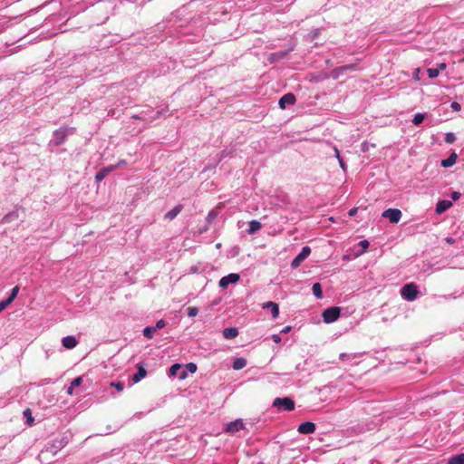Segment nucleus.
Here are the masks:
<instances>
[{
  "mask_svg": "<svg viewBox=\"0 0 464 464\" xmlns=\"http://www.w3.org/2000/svg\"><path fill=\"white\" fill-rule=\"evenodd\" d=\"M197 369V365L193 362H188L185 365L175 363L170 366L169 375L170 377H177L179 380H185L188 378V373H195Z\"/></svg>",
  "mask_w": 464,
  "mask_h": 464,
  "instance_id": "nucleus-1",
  "label": "nucleus"
},
{
  "mask_svg": "<svg viewBox=\"0 0 464 464\" xmlns=\"http://www.w3.org/2000/svg\"><path fill=\"white\" fill-rule=\"evenodd\" d=\"M341 310L339 307L333 306L325 309L323 312V319L326 324H331L335 322L340 316Z\"/></svg>",
  "mask_w": 464,
  "mask_h": 464,
  "instance_id": "nucleus-2",
  "label": "nucleus"
},
{
  "mask_svg": "<svg viewBox=\"0 0 464 464\" xmlns=\"http://www.w3.org/2000/svg\"><path fill=\"white\" fill-rule=\"evenodd\" d=\"M273 405L276 408H283L285 411H290L295 409V402L288 397L275 399Z\"/></svg>",
  "mask_w": 464,
  "mask_h": 464,
  "instance_id": "nucleus-3",
  "label": "nucleus"
},
{
  "mask_svg": "<svg viewBox=\"0 0 464 464\" xmlns=\"http://www.w3.org/2000/svg\"><path fill=\"white\" fill-rule=\"evenodd\" d=\"M311 254V248L310 246H304L301 250V252L293 259L291 266L294 268L298 267L301 263L309 256Z\"/></svg>",
  "mask_w": 464,
  "mask_h": 464,
  "instance_id": "nucleus-4",
  "label": "nucleus"
},
{
  "mask_svg": "<svg viewBox=\"0 0 464 464\" xmlns=\"http://www.w3.org/2000/svg\"><path fill=\"white\" fill-rule=\"evenodd\" d=\"M382 216L392 223H398L401 218V211L397 208H388L382 212Z\"/></svg>",
  "mask_w": 464,
  "mask_h": 464,
  "instance_id": "nucleus-5",
  "label": "nucleus"
},
{
  "mask_svg": "<svg viewBox=\"0 0 464 464\" xmlns=\"http://www.w3.org/2000/svg\"><path fill=\"white\" fill-rule=\"evenodd\" d=\"M240 276L238 274L232 273L228 276L222 277L219 281V286L222 288H226L231 283H237L239 280Z\"/></svg>",
  "mask_w": 464,
  "mask_h": 464,
  "instance_id": "nucleus-6",
  "label": "nucleus"
},
{
  "mask_svg": "<svg viewBox=\"0 0 464 464\" xmlns=\"http://www.w3.org/2000/svg\"><path fill=\"white\" fill-rule=\"evenodd\" d=\"M244 429V423L242 420H236L227 424L225 428L226 432L235 433Z\"/></svg>",
  "mask_w": 464,
  "mask_h": 464,
  "instance_id": "nucleus-7",
  "label": "nucleus"
},
{
  "mask_svg": "<svg viewBox=\"0 0 464 464\" xmlns=\"http://www.w3.org/2000/svg\"><path fill=\"white\" fill-rule=\"evenodd\" d=\"M297 430L301 434H312L315 430V424L312 421L302 422Z\"/></svg>",
  "mask_w": 464,
  "mask_h": 464,
  "instance_id": "nucleus-8",
  "label": "nucleus"
},
{
  "mask_svg": "<svg viewBox=\"0 0 464 464\" xmlns=\"http://www.w3.org/2000/svg\"><path fill=\"white\" fill-rule=\"evenodd\" d=\"M262 308L269 310L274 319L277 318L279 315V307L276 303L271 301L266 302L262 304Z\"/></svg>",
  "mask_w": 464,
  "mask_h": 464,
  "instance_id": "nucleus-9",
  "label": "nucleus"
},
{
  "mask_svg": "<svg viewBox=\"0 0 464 464\" xmlns=\"http://www.w3.org/2000/svg\"><path fill=\"white\" fill-rule=\"evenodd\" d=\"M295 96L293 93H286L279 100V106L281 109H285L286 104L293 105L295 103Z\"/></svg>",
  "mask_w": 464,
  "mask_h": 464,
  "instance_id": "nucleus-10",
  "label": "nucleus"
},
{
  "mask_svg": "<svg viewBox=\"0 0 464 464\" xmlns=\"http://www.w3.org/2000/svg\"><path fill=\"white\" fill-rule=\"evenodd\" d=\"M62 343L64 348L72 349L78 344V341L73 335H67L62 339Z\"/></svg>",
  "mask_w": 464,
  "mask_h": 464,
  "instance_id": "nucleus-11",
  "label": "nucleus"
},
{
  "mask_svg": "<svg viewBox=\"0 0 464 464\" xmlns=\"http://www.w3.org/2000/svg\"><path fill=\"white\" fill-rule=\"evenodd\" d=\"M18 292H11L7 298L0 301V313L7 308L9 304L16 298Z\"/></svg>",
  "mask_w": 464,
  "mask_h": 464,
  "instance_id": "nucleus-12",
  "label": "nucleus"
},
{
  "mask_svg": "<svg viewBox=\"0 0 464 464\" xmlns=\"http://www.w3.org/2000/svg\"><path fill=\"white\" fill-rule=\"evenodd\" d=\"M137 368H138L137 372L132 376L133 383H137V382H140L147 375V371L141 364H138Z\"/></svg>",
  "mask_w": 464,
  "mask_h": 464,
  "instance_id": "nucleus-13",
  "label": "nucleus"
},
{
  "mask_svg": "<svg viewBox=\"0 0 464 464\" xmlns=\"http://www.w3.org/2000/svg\"><path fill=\"white\" fill-rule=\"evenodd\" d=\"M182 208V205H177L171 210L165 214L164 219L173 220L181 212Z\"/></svg>",
  "mask_w": 464,
  "mask_h": 464,
  "instance_id": "nucleus-14",
  "label": "nucleus"
},
{
  "mask_svg": "<svg viewBox=\"0 0 464 464\" xmlns=\"http://www.w3.org/2000/svg\"><path fill=\"white\" fill-rule=\"evenodd\" d=\"M452 206L450 200H440L436 206V213L442 214Z\"/></svg>",
  "mask_w": 464,
  "mask_h": 464,
  "instance_id": "nucleus-15",
  "label": "nucleus"
},
{
  "mask_svg": "<svg viewBox=\"0 0 464 464\" xmlns=\"http://www.w3.org/2000/svg\"><path fill=\"white\" fill-rule=\"evenodd\" d=\"M238 335V330L236 327H228L223 330V336L227 340L234 339Z\"/></svg>",
  "mask_w": 464,
  "mask_h": 464,
  "instance_id": "nucleus-16",
  "label": "nucleus"
},
{
  "mask_svg": "<svg viewBox=\"0 0 464 464\" xmlns=\"http://www.w3.org/2000/svg\"><path fill=\"white\" fill-rule=\"evenodd\" d=\"M457 154L455 152L451 153L446 160L441 161V166L444 168H449L453 166L457 160Z\"/></svg>",
  "mask_w": 464,
  "mask_h": 464,
  "instance_id": "nucleus-17",
  "label": "nucleus"
},
{
  "mask_svg": "<svg viewBox=\"0 0 464 464\" xmlns=\"http://www.w3.org/2000/svg\"><path fill=\"white\" fill-rule=\"evenodd\" d=\"M246 366V360L243 357L237 358L233 362V369L234 370H241L244 367Z\"/></svg>",
  "mask_w": 464,
  "mask_h": 464,
  "instance_id": "nucleus-18",
  "label": "nucleus"
},
{
  "mask_svg": "<svg viewBox=\"0 0 464 464\" xmlns=\"http://www.w3.org/2000/svg\"><path fill=\"white\" fill-rule=\"evenodd\" d=\"M262 227V225L259 221L257 220H251L249 222V228H248V233L250 235L252 234H255L256 231H258L260 228Z\"/></svg>",
  "mask_w": 464,
  "mask_h": 464,
  "instance_id": "nucleus-19",
  "label": "nucleus"
},
{
  "mask_svg": "<svg viewBox=\"0 0 464 464\" xmlns=\"http://www.w3.org/2000/svg\"><path fill=\"white\" fill-rule=\"evenodd\" d=\"M448 464H464V453L452 456L449 459Z\"/></svg>",
  "mask_w": 464,
  "mask_h": 464,
  "instance_id": "nucleus-20",
  "label": "nucleus"
},
{
  "mask_svg": "<svg viewBox=\"0 0 464 464\" xmlns=\"http://www.w3.org/2000/svg\"><path fill=\"white\" fill-rule=\"evenodd\" d=\"M401 296L404 300L411 302L414 301L417 297L420 292H401Z\"/></svg>",
  "mask_w": 464,
  "mask_h": 464,
  "instance_id": "nucleus-21",
  "label": "nucleus"
},
{
  "mask_svg": "<svg viewBox=\"0 0 464 464\" xmlns=\"http://www.w3.org/2000/svg\"><path fill=\"white\" fill-rule=\"evenodd\" d=\"M155 332H156V328H153V326H147L143 329V335L147 339H152Z\"/></svg>",
  "mask_w": 464,
  "mask_h": 464,
  "instance_id": "nucleus-22",
  "label": "nucleus"
},
{
  "mask_svg": "<svg viewBox=\"0 0 464 464\" xmlns=\"http://www.w3.org/2000/svg\"><path fill=\"white\" fill-rule=\"evenodd\" d=\"M359 358V354L358 353H341L340 354V359L342 361H350L352 362L353 359H357Z\"/></svg>",
  "mask_w": 464,
  "mask_h": 464,
  "instance_id": "nucleus-23",
  "label": "nucleus"
},
{
  "mask_svg": "<svg viewBox=\"0 0 464 464\" xmlns=\"http://www.w3.org/2000/svg\"><path fill=\"white\" fill-rule=\"evenodd\" d=\"M425 119V115L422 113H416L413 117L412 123L416 126L420 125Z\"/></svg>",
  "mask_w": 464,
  "mask_h": 464,
  "instance_id": "nucleus-24",
  "label": "nucleus"
},
{
  "mask_svg": "<svg viewBox=\"0 0 464 464\" xmlns=\"http://www.w3.org/2000/svg\"><path fill=\"white\" fill-rule=\"evenodd\" d=\"M109 173V169H102L101 171L97 172L96 175H95V179L96 181L100 182L102 181L105 177L106 175Z\"/></svg>",
  "mask_w": 464,
  "mask_h": 464,
  "instance_id": "nucleus-25",
  "label": "nucleus"
},
{
  "mask_svg": "<svg viewBox=\"0 0 464 464\" xmlns=\"http://www.w3.org/2000/svg\"><path fill=\"white\" fill-rule=\"evenodd\" d=\"M427 72H428V76L430 78L433 79V78H436L439 75L440 70L437 69V68H429L427 70Z\"/></svg>",
  "mask_w": 464,
  "mask_h": 464,
  "instance_id": "nucleus-26",
  "label": "nucleus"
},
{
  "mask_svg": "<svg viewBox=\"0 0 464 464\" xmlns=\"http://www.w3.org/2000/svg\"><path fill=\"white\" fill-rule=\"evenodd\" d=\"M456 140V136L452 132H449L445 135V141L449 144L453 143Z\"/></svg>",
  "mask_w": 464,
  "mask_h": 464,
  "instance_id": "nucleus-27",
  "label": "nucleus"
},
{
  "mask_svg": "<svg viewBox=\"0 0 464 464\" xmlns=\"http://www.w3.org/2000/svg\"><path fill=\"white\" fill-rule=\"evenodd\" d=\"M198 314V309L196 306L188 307V315L189 317H194Z\"/></svg>",
  "mask_w": 464,
  "mask_h": 464,
  "instance_id": "nucleus-28",
  "label": "nucleus"
},
{
  "mask_svg": "<svg viewBox=\"0 0 464 464\" xmlns=\"http://www.w3.org/2000/svg\"><path fill=\"white\" fill-rule=\"evenodd\" d=\"M111 386L114 387L118 392H122L124 389V384L121 382H111Z\"/></svg>",
  "mask_w": 464,
  "mask_h": 464,
  "instance_id": "nucleus-29",
  "label": "nucleus"
},
{
  "mask_svg": "<svg viewBox=\"0 0 464 464\" xmlns=\"http://www.w3.org/2000/svg\"><path fill=\"white\" fill-rule=\"evenodd\" d=\"M418 286L414 283H409L402 286L401 290H417Z\"/></svg>",
  "mask_w": 464,
  "mask_h": 464,
  "instance_id": "nucleus-30",
  "label": "nucleus"
},
{
  "mask_svg": "<svg viewBox=\"0 0 464 464\" xmlns=\"http://www.w3.org/2000/svg\"><path fill=\"white\" fill-rule=\"evenodd\" d=\"M82 383V377H77L75 379H73L71 382V385L72 387H78L80 386L81 384Z\"/></svg>",
  "mask_w": 464,
  "mask_h": 464,
  "instance_id": "nucleus-31",
  "label": "nucleus"
},
{
  "mask_svg": "<svg viewBox=\"0 0 464 464\" xmlns=\"http://www.w3.org/2000/svg\"><path fill=\"white\" fill-rule=\"evenodd\" d=\"M166 326V322L163 320V319H160L159 320L157 323H156V325L153 326V328H156V331L159 330V329H162L163 327Z\"/></svg>",
  "mask_w": 464,
  "mask_h": 464,
  "instance_id": "nucleus-32",
  "label": "nucleus"
},
{
  "mask_svg": "<svg viewBox=\"0 0 464 464\" xmlns=\"http://www.w3.org/2000/svg\"><path fill=\"white\" fill-rule=\"evenodd\" d=\"M450 107L455 111H459L461 110V105L457 102H451Z\"/></svg>",
  "mask_w": 464,
  "mask_h": 464,
  "instance_id": "nucleus-33",
  "label": "nucleus"
},
{
  "mask_svg": "<svg viewBox=\"0 0 464 464\" xmlns=\"http://www.w3.org/2000/svg\"><path fill=\"white\" fill-rule=\"evenodd\" d=\"M24 415L27 418L28 421L30 423H32L34 421V419L32 417V414H31V411L29 409H26L24 411Z\"/></svg>",
  "mask_w": 464,
  "mask_h": 464,
  "instance_id": "nucleus-34",
  "label": "nucleus"
},
{
  "mask_svg": "<svg viewBox=\"0 0 464 464\" xmlns=\"http://www.w3.org/2000/svg\"><path fill=\"white\" fill-rule=\"evenodd\" d=\"M359 245L362 247V250L365 251L369 247L370 243L367 240H362Z\"/></svg>",
  "mask_w": 464,
  "mask_h": 464,
  "instance_id": "nucleus-35",
  "label": "nucleus"
},
{
  "mask_svg": "<svg viewBox=\"0 0 464 464\" xmlns=\"http://www.w3.org/2000/svg\"><path fill=\"white\" fill-rule=\"evenodd\" d=\"M355 68L354 64L345 65L339 68L340 71H346V70H353Z\"/></svg>",
  "mask_w": 464,
  "mask_h": 464,
  "instance_id": "nucleus-36",
  "label": "nucleus"
},
{
  "mask_svg": "<svg viewBox=\"0 0 464 464\" xmlns=\"http://www.w3.org/2000/svg\"><path fill=\"white\" fill-rule=\"evenodd\" d=\"M459 198H460V193H459V192H458V191H453V192L451 193V198H452L453 200H458Z\"/></svg>",
  "mask_w": 464,
  "mask_h": 464,
  "instance_id": "nucleus-37",
  "label": "nucleus"
},
{
  "mask_svg": "<svg viewBox=\"0 0 464 464\" xmlns=\"http://www.w3.org/2000/svg\"><path fill=\"white\" fill-rule=\"evenodd\" d=\"M272 340L276 343H279L281 342V337L279 334H273L272 335Z\"/></svg>",
  "mask_w": 464,
  "mask_h": 464,
  "instance_id": "nucleus-38",
  "label": "nucleus"
},
{
  "mask_svg": "<svg viewBox=\"0 0 464 464\" xmlns=\"http://www.w3.org/2000/svg\"><path fill=\"white\" fill-rule=\"evenodd\" d=\"M312 290H322V285L320 283L316 282L313 285Z\"/></svg>",
  "mask_w": 464,
  "mask_h": 464,
  "instance_id": "nucleus-39",
  "label": "nucleus"
},
{
  "mask_svg": "<svg viewBox=\"0 0 464 464\" xmlns=\"http://www.w3.org/2000/svg\"><path fill=\"white\" fill-rule=\"evenodd\" d=\"M290 331H291V326H289V325H288V326L284 327V328L282 329L281 333H283V334H287V333H289Z\"/></svg>",
  "mask_w": 464,
  "mask_h": 464,
  "instance_id": "nucleus-40",
  "label": "nucleus"
},
{
  "mask_svg": "<svg viewBox=\"0 0 464 464\" xmlns=\"http://www.w3.org/2000/svg\"><path fill=\"white\" fill-rule=\"evenodd\" d=\"M357 213V208H353L352 209L349 210V216H354L355 214Z\"/></svg>",
  "mask_w": 464,
  "mask_h": 464,
  "instance_id": "nucleus-41",
  "label": "nucleus"
},
{
  "mask_svg": "<svg viewBox=\"0 0 464 464\" xmlns=\"http://www.w3.org/2000/svg\"><path fill=\"white\" fill-rule=\"evenodd\" d=\"M324 292H314V295L316 296V298L318 299H321L323 298L324 295H323Z\"/></svg>",
  "mask_w": 464,
  "mask_h": 464,
  "instance_id": "nucleus-42",
  "label": "nucleus"
},
{
  "mask_svg": "<svg viewBox=\"0 0 464 464\" xmlns=\"http://www.w3.org/2000/svg\"><path fill=\"white\" fill-rule=\"evenodd\" d=\"M73 389H74V387H72V385H70V386L68 387V389H67V393H68L69 395H72V393H73Z\"/></svg>",
  "mask_w": 464,
  "mask_h": 464,
  "instance_id": "nucleus-43",
  "label": "nucleus"
},
{
  "mask_svg": "<svg viewBox=\"0 0 464 464\" xmlns=\"http://www.w3.org/2000/svg\"><path fill=\"white\" fill-rule=\"evenodd\" d=\"M115 169H116V166L112 165V166L105 168L104 169H109V172H111V171L114 170Z\"/></svg>",
  "mask_w": 464,
  "mask_h": 464,
  "instance_id": "nucleus-44",
  "label": "nucleus"
},
{
  "mask_svg": "<svg viewBox=\"0 0 464 464\" xmlns=\"http://www.w3.org/2000/svg\"><path fill=\"white\" fill-rule=\"evenodd\" d=\"M439 68H440L439 70H442L443 71V70L446 69V64L445 63H440V64H439Z\"/></svg>",
  "mask_w": 464,
  "mask_h": 464,
  "instance_id": "nucleus-45",
  "label": "nucleus"
},
{
  "mask_svg": "<svg viewBox=\"0 0 464 464\" xmlns=\"http://www.w3.org/2000/svg\"><path fill=\"white\" fill-rule=\"evenodd\" d=\"M338 160H339L340 166L344 169V163H343V160L341 158H339Z\"/></svg>",
  "mask_w": 464,
  "mask_h": 464,
  "instance_id": "nucleus-46",
  "label": "nucleus"
},
{
  "mask_svg": "<svg viewBox=\"0 0 464 464\" xmlns=\"http://www.w3.org/2000/svg\"><path fill=\"white\" fill-rule=\"evenodd\" d=\"M446 240H447V242H448V243H450V244L454 243V239H453V238H451V237H448Z\"/></svg>",
  "mask_w": 464,
  "mask_h": 464,
  "instance_id": "nucleus-47",
  "label": "nucleus"
},
{
  "mask_svg": "<svg viewBox=\"0 0 464 464\" xmlns=\"http://www.w3.org/2000/svg\"><path fill=\"white\" fill-rule=\"evenodd\" d=\"M334 151H335V155H336L337 159L341 158L340 154H339V150L336 148L334 149Z\"/></svg>",
  "mask_w": 464,
  "mask_h": 464,
  "instance_id": "nucleus-48",
  "label": "nucleus"
},
{
  "mask_svg": "<svg viewBox=\"0 0 464 464\" xmlns=\"http://www.w3.org/2000/svg\"><path fill=\"white\" fill-rule=\"evenodd\" d=\"M125 164H126V161L125 160H121V161L119 162L118 165H125Z\"/></svg>",
  "mask_w": 464,
  "mask_h": 464,
  "instance_id": "nucleus-49",
  "label": "nucleus"
},
{
  "mask_svg": "<svg viewBox=\"0 0 464 464\" xmlns=\"http://www.w3.org/2000/svg\"><path fill=\"white\" fill-rule=\"evenodd\" d=\"M12 290H14V291L19 290V287L18 286H14Z\"/></svg>",
  "mask_w": 464,
  "mask_h": 464,
  "instance_id": "nucleus-50",
  "label": "nucleus"
},
{
  "mask_svg": "<svg viewBox=\"0 0 464 464\" xmlns=\"http://www.w3.org/2000/svg\"><path fill=\"white\" fill-rule=\"evenodd\" d=\"M212 214H213V212H210V213H208V216H209L210 218H213V215H212Z\"/></svg>",
  "mask_w": 464,
  "mask_h": 464,
  "instance_id": "nucleus-51",
  "label": "nucleus"
},
{
  "mask_svg": "<svg viewBox=\"0 0 464 464\" xmlns=\"http://www.w3.org/2000/svg\"><path fill=\"white\" fill-rule=\"evenodd\" d=\"M212 214H213V212H210V213H208V216H209L210 218H213V215H212Z\"/></svg>",
  "mask_w": 464,
  "mask_h": 464,
  "instance_id": "nucleus-52",
  "label": "nucleus"
}]
</instances>
